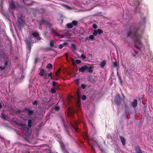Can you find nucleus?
Masks as SVG:
<instances>
[{
  "label": "nucleus",
  "mask_w": 153,
  "mask_h": 153,
  "mask_svg": "<svg viewBox=\"0 0 153 153\" xmlns=\"http://www.w3.org/2000/svg\"><path fill=\"white\" fill-rule=\"evenodd\" d=\"M120 138L123 146H125L126 144V140L125 138L122 136H120Z\"/></svg>",
  "instance_id": "nucleus-12"
},
{
  "label": "nucleus",
  "mask_w": 153,
  "mask_h": 153,
  "mask_svg": "<svg viewBox=\"0 0 153 153\" xmlns=\"http://www.w3.org/2000/svg\"><path fill=\"white\" fill-rule=\"evenodd\" d=\"M91 149L94 151H95L94 150V149L93 147V146H91Z\"/></svg>",
  "instance_id": "nucleus-55"
},
{
  "label": "nucleus",
  "mask_w": 153,
  "mask_h": 153,
  "mask_svg": "<svg viewBox=\"0 0 153 153\" xmlns=\"http://www.w3.org/2000/svg\"><path fill=\"white\" fill-rule=\"evenodd\" d=\"M64 6L67 9H70V8L68 6L66 5H64Z\"/></svg>",
  "instance_id": "nucleus-42"
},
{
  "label": "nucleus",
  "mask_w": 153,
  "mask_h": 153,
  "mask_svg": "<svg viewBox=\"0 0 153 153\" xmlns=\"http://www.w3.org/2000/svg\"><path fill=\"white\" fill-rule=\"evenodd\" d=\"M51 92L53 94H54L56 92V91L55 89V88H51Z\"/></svg>",
  "instance_id": "nucleus-36"
},
{
  "label": "nucleus",
  "mask_w": 153,
  "mask_h": 153,
  "mask_svg": "<svg viewBox=\"0 0 153 153\" xmlns=\"http://www.w3.org/2000/svg\"><path fill=\"white\" fill-rule=\"evenodd\" d=\"M24 76L23 75H22L21 76V79H22V78H24Z\"/></svg>",
  "instance_id": "nucleus-56"
},
{
  "label": "nucleus",
  "mask_w": 153,
  "mask_h": 153,
  "mask_svg": "<svg viewBox=\"0 0 153 153\" xmlns=\"http://www.w3.org/2000/svg\"><path fill=\"white\" fill-rule=\"evenodd\" d=\"M25 42L27 45H31L32 42L30 40H28L27 38H26L25 40Z\"/></svg>",
  "instance_id": "nucleus-11"
},
{
  "label": "nucleus",
  "mask_w": 153,
  "mask_h": 153,
  "mask_svg": "<svg viewBox=\"0 0 153 153\" xmlns=\"http://www.w3.org/2000/svg\"><path fill=\"white\" fill-rule=\"evenodd\" d=\"M98 34V33L97 32V30H94V33H93V35L94 36H96L97 35V34Z\"/></svg>",
  "instance_id": "nucleus-31"
},
{
  "label": "nucleus",
  "mask_w": 153,
  "mask_h": 153,
  "mask_svg": "<svg viewBox=\"0 0 153 153\" xmlns=\"http://www.w3.org/2000/svg\"><path fill=\"white\" fill-rule=\"evenodd\" d=\"M137 105V100L136 99H134L132 102L131 104V105L133 108H135Z\"/></svg>",
  "instance_id": "nucleus-9"
},
{
  "label": "nucleus",
  "mask_w": 153,
  "mask_h": 153,
  "mask_svg": "<svg viewBox=\"0 0 153 153\" xmlns=\"http://www.w3.org/2000/svg\"><path fill=\"white\" fill-rule=\"evenodd\" d=\"M70 124L71 126L73 127V128L77 132H78V128L76 126H74V125L72 124V123H71Z\"/></svg>",
  "instance_id": "nucleus-27"
},
{
  "label": "nucleus",
  "mask_w": 153,
  "mask_h": 153,
  "mask_svg": "<svg viewBox=\"0 0 153 153\" xmlns=\"http://www.w3.org/2000/svg\"><path fill=\"white\" fill-rule=\"evenodd\" d=\"M32 123V120H29L28 121V128H30L31 126V125Z\"/></svg>",
  "instance_id": "nucleus-18"
},
{
  "label": "nucleus",
  "mask_w": 153,
  "mask_h": 153,
  "mask_svg": "<svg viewBox=\"0 0 153 153\" xmlns=\"http://www.w3.org/2000/svg\"><path fill=\"white\" fill-rule=\"evenodd\" d=\"M74 122H75V124L76 125L77 124V122L76 121H75Z\"/></svg>",
  "instance_id": "nucleus-61"
},
{
  "label": "nucleus",
  "mask_w": 153,
  "mask_h": 153,
  "mask_svg": "<svg viewBox=\"0 0 153 153\" xmlns=\"http://www.w3.org/2000/svg\"><path fill=\"white\" fill-rule=\"evenodd\" d=\"M24 17L22 14H18L17 16V25L19 28L23 26L25 24L24 19Z\"/></svg>",
  "instance_id": "nucleus-2"
},
{
  "label": "nucleus",
  "mask_w": 153,
  "mask_h": 153,
  "mask_svg": "<svg viewBox=\"0 0 153 153\" xmlns=\"http://www.w3.org/2000/svg\"><path fill=\"white\" fill-rule=\"evenodd\" d=\"M47 22V21L45 20L43 18H42V20L39 22V25L41 26L43 24H46Z\"/></svg>",
  "instance_id": "nucleus-14"
},
{
  "label": "nucleus",
  "mask_w": 153,
  "mask_h": 153,
  "mask_svg": "<svg viewBox=\"0 0 153 153\" xmlns=\"http://www.w3.org/2000/svg\"><path fill=\"white\" fill-rule=\"evenodd\" d=\"M63 47L62 44H60L59 45V48L60 49H62Z\"/></svg>",
  "instance_id": "nucleus-44"
},
{
  "label": "nucleus",
  "mask_w": 153,
  "mask_h": 153,
  "mask_svg": "<svg viewBox=\"0 0 153 153\" xmlns=\"http://www.w3.org/2000/svg\"><path fill=\"white\" fill-rule=\"evenodd\" d=\"M5 67H1L0 66V69L1 70H3L5 69Z\"/></svg>",
  "instance_id": "nucleus-45"
},
{
  "label": "nucleus",
  "mask_w": 153,
  "mask_h": 153,
  "mask_svg": "<svg viewBox=\"0 0 153 153\" xmlns=\"http://www.w3.org/2000/svg\"><path fill=\"white\" fill-rule=\"evenodd\" d=\"M81 62V61L80 60H76L75 61V62L73 61L72 63L74 65H75V63L77 64H79Z\"/></svg>",
  "instance_id": "nucleus-19"
},
{
  "label": "nucleus",
  "mask_w": 153,
  "mask_h": 153,
  "mask_svg": "<svg viewBox=\"0 0 153 153\" xmlns=\"http://www.w3.org/2000/svg\"><path fill=\"white\" fill-rule=\"evenodd\" d=\"M52 73L51 72L49 74H48V75L49 77H51L52 76Z\"/></svg>",
  "instance_id": "nucleus-47"
},
{
  "label": "nucleus",
  "mask_w": 153,
  "mask_h": 153,
  "mask_svg": "<svg viewBox=\"0 0 153 153\" xmlns=\"http://www.w3.org/2000/svg\"><path fill=\"white\" fill-rule=\"evenodd\" d=\"M65 56H66V59L67 60H68V55L67 54V53H65Z\"/></svg>",
  "instance_id": "nucleus-54"
},
{
  "label": "nucleus",
  "mask_w": 153,
  "mask_h": 153,
  "mask_svg": "<svg viewBox=\"0 0 153 153\" xmlns=\"http://www.w3.org/2000/svg\"><path fill=\"white\" fill-rule=\"evenodd\" d=\"M36 39L37 40H40L41 39V38L39 36L36 37Z\"/></svg>",
  "instance_id": "nucleus-46"
},
{
  "label": "nucleus",
  "mask_w": 153,
  "mask_h": 153,
  "mask_svg": "<svg viewBox=\"0 0 153 153\" xmlns=\"http://www.w3.org/2000/svg\"><path fill=\"white\" fill-rule=\"evenodd\" d=\"M59 107L58 106H56L55 108V109L56 110H59Z\"/></svg>",
  "instance_id": "nucleus-49"
},
{
  "label": "nucleus",
  "mask_w": 153,
  "mask_h": 153,
  "mask_svg": "<svg viewBox=\"0 0 153 153\" xmlns=\"http://www.w3.org/2000/svg\"><path fill=\"white\" fill-rule=\"evenodd\" d=\"M7 64H8V62H7V61H6L5 62L4 67H5V68H6V67L7 66Z\"/></svg>",
  "instance_id": "nucleus-50"
},
{
  "label": "nucleus",
  "mask_w": 153,
  "mask_h": 153,
  "mask_svg": "<svg viewBox=\"0 0 153 153\" xmlns=\"http://www.w3.org/2000/svg\"><path fill=\"white\" fill-rule=\"evenodd\" d=\"M51 101V99H50L49 100H48V99L46 97H44L43 98L42 100V102L44 104H45L46 103H47L48 104H50L51 106L53 105L54 103H52L51 104H50V102Z\"/></svg>",
  "instance_id": "nucleus-7"
},
{
  "label": "nucleus",
  "mask_w": 153,
  "mask_h": 153,
  "mask_svg": "<svg viewBox=\"0 0 153 153\" xmlns=\"http://www.w3.org/2000/svg\"><path fill=\"white\" fill-rule=\"evenodd\" d=\"M46 24H47L49 27H51L52 26V24L48 22L47 21Z\"/></svg>",
  "instance_id": "nucleus-39"
},
{
  "label": "nucleus",
  "mask_w": 153,
  "mask_h": 153,
  "mask_svg": "<svg viewBox=\"0 0 153 153\" xmlns=\"http://www.w3.org/2000/svg\"><path fill=\"white\" fill-rule=\"evenodd\" d=\"M60 70V69H59L58 71L56 72V76H57L58 74V72Z\"/></svg>",
  "instance_id": "nucleus-58"
},
{
  "label": "nucleus",
  "mask_w": 153,
  "mask_h": 153,
  "mask_svg": "<svg viewBox=\"0 0 153 153\" xmlns=\"http://www.w3.org/2000/svg\"><path fill=\"white\" fill-rule=\"evenodd\" d=\"M134 6H136L135 7H137V6H139V3L138 1H135V2H134ZM137 9V8H135V10H136V9Z\"/></svg>",
  "instance_id": "nucleus-26"
},
{
  "label": "nucleus",
  "mask_w": 153,
  "mask_h": 153,
  "mask_svg": "<svg viewBox=\"0 0 153 153\" xmlns=\"http://www.w3.org/2000/svg\"><path fill=\"white\" fill-rule=\"evenodd\" d=\"M9 5L10 8L12 9L22 8L19 4L18 3H15L13 0H12L11 1L9 2Z\"/></svg>",
  "instance_id": "nucleus-3"
},
{
  "label": "nucleus",
  "mask_w": 153,
  "mask_h": 153,
  "mask_svg": "<svg viewBox=\"0 0 153 153\" xmlns=\"http://www.w3.org/2000/svg\"><path fill=\"white\" fill-rule=\"evenodd\" d=\"M62 122L64 125L65 122V120L63 118H62Z\"/></svg>",
  "instance_id": "nucleus-52"
},
{
  "label": "nucleus",
  "mask_w": 153,
  "mask_h": 153,
  "mask_svg": "<svg viewBox=\"0 0 153 153\" xmlns=\"http://www.w3.org/2000/svg\"><path fill=\"white\" fill-rule=\"evenodd\" d=\"M93 27L94 29H97V25L96 24H94L93 25Z\"/></svg>",
  "instance_id": "nucleus-40"
},
{
  "label": "nucleus",
  "mask_w": 153,
  "mask_h": 153,
  "mask_svg": "<svg viewBox=\"0 0 153 153\" xmlns=\"http://www.w3.org/2000/svg\"><path fill=\"white\" fill-rule=\"evenodd\" d=\"M146 22V18H143V22L140 23L139 27H138L136 25H132L128 34V36L130 37L134 42H138L140 45H142L140 39L144 32V25Z\"/></svg>",
  "instance_id": "nucleus-1"
},
{
  "label": "nucleus",
  "mask_w": 153,
  "mask_h": 153,
  "mask_svg": "<svg viewBox=\"0 0 153 153\" xmlns=\"http://www.w3.org/2000/svg\"><path fill=\"white\" fill-rule=\"evenodd\" d=\"M46 68L48 69H52V65L51 63H49L46 66Z\"/></svg>",
  "instance_id": "nucleus-28"
},
{
  "label": "nucleus",
  "mask_w": 153,
  "mask_h": 153,
  "mask_svg": "<svg viewBox=\"0 0 153 153\" xmlns=\"http://www.w3.org/2000/svg\"><path fill=\"white\" fill-rule=\"evenodd\" d=\"M121 100L122 98L120 94H117L115 97L114 102L117 105H120L121 103Z\"/></svg>",
  "instance_id": "nucleus-4"
},
{
  "label": "nucleus",
  "mask_w": 153,
  "mask_h": 153,
  "mask_svg": "<svg viewBox=\"0 0 153 153\" xmlns=\"http://www.w3.org/2000/svg\"><path fill=\"white\" fill-rule=\"evenodd\" d=\"M51 32L52 33L54 34L56 36L57 35L58 33L57 32H56V30H55L53 28H52L51 29Z\"/></svg>",
  "instance_id": "nucleus-21"
},
{
  "label": "nucleus",
  "mask_w": 153,
  "mask_h": 153,
  "mask_svg": "<svg viewBox=\"0 0 153 153\" xmlns=\"http://www.w3.org/2000/svg\"><path fill=\"white\" fill-rule=\"evenodd\" d=\"M76 83H77V84L79 83V80H76Z\"/></svg>",
  "instance_id": "nucleus-57"
},
{
  "label": "nucleus",
  "mask_w": 153,
  "mask_h": 153,
  "mask_svg": "<svg viewBox=\"0 0 153 153\" xmlns=\"http://www.w3.org/2000/svg\"><path fill=\"white\" fill-rule=\"evenodd\" d=\"M27 46V47L28 50L29 51H30V50H31V45H28Z\"/></svg>",
  "instance_id": "nucleus-43"
},
{
  "label": "nucleus",
  "mask_w": 153,
  "mask_h": 153,
  "mask_svg": "<svg viewBox=\"0 0 153 153\" xmlns=\"http://www.w3.org/2000/svg\"><path fill=\"white\" fill-rule=\"evenodd\" d=\"M72 24L73 25L76 26L78 24L77 22L75 20H73L71 22Z\"/></svg>",
  "instance_id": "nucleus-24"
},
{
  "label": "nucleus",
  "mask_w": 153,
  "mask_h": 153,
  "mask_svg": "<svg viewBox=\"0 0 153 153\" xmlns=\"http://www.w3.org/2000/svg\"><path fill=\"white\" fill-rule=\"evenodd\" d=\"M89 39L93 40H94V36L93 35H90L89 36Z\"/></svg>",
  "instance_id": "nucleus-35"
},
{
  "label": "nucleus",
  "mask_w": 153,
  "mask_h": 153,
  "mask_svg": "<svg viewBox=\"0 0 153 153\" xmlns=\"http://www.w3.org/2000/svg\"><path fill=\"white\" fill-rule=\"evenodd\" d=\"M57 36L59 38H63L64 37V35H61L60 34H59L58 33L57 35Z\"/></svg>",
  "instance_id": "nucleus-32"
},
{
  "label": "nucleus",
  "mask_w": 153,
  "mask_h": 153,
  "mask_svg": "<svg viewBox=\"0 0 153 153\" xmlns=\"http://www.w3.org/2000/svg\"><path fill=\"white\" fill-rule=\"evenodd\" d=\"M135 152L133 153H143L140 147L139 146H136L134 147Z\"/></svg>",
  "instance_id": "nucleus-8"
},
{
  "label": "nucleus",
  "mask_w": 153,
  "mask_h": 153,
  "mask_svg": "<svg viewBox=\"0 0 153 153\" xmlns=\"http://www.w3.org/2000/svg\"><path fill=\"white\" fill-rule=\"evenodd\" d=\"M32 35L34 38H36L37 36H39V34L38 32H34L32 33Z\"/></svg>",
  "instance_id": "nucleus-16"
},
{
  "label": "nucleus",
  "mask_w": 153,
  "mask_h": 153,
  "mask_svg": "<svg viewBox=\"0 0 153 153\" xmlns=\"http://www.w3.org/2000/svg\"><path fill=\"white\" fill-rule=\"evenodd\" d=\"M1 117L2 119L4 120H6L5 115L3 113H1Z\"/></svg>",
  "instance_id": "nucleus-23"
},
{
  "label": "nucleus",
  "mask_w": 153,
  "mask_h": 153,
  "mask_svg": "<svg viewBox=\"0 0 153 153\" xmlns=\"http://www.w3.org/2000/svg\"><path fill=\"white\" fill-rule=\"evenodd\" d=\"M120 83H122V81L121 80L120 77Z\"/></svg>",
  "instance_id": "nucleus-60"
},
{
  "label": "nucleus",
  "mask_w": 153,
  "mask_h": 153,
  "mask_svg": "<svg viewBox=\"0 0 153 153\" xmlns=\"http://www.w3.org/2000/svg\"><path fill=\"white\" fill-rule=\"evenodd\" d=\"M88 69L87 70H88V71L89 72V73H92L93 71V70H92V69L93 68L92 67H88L87 66Z\"/></svg>",
  "instance_id": "nucleus-22"
},
{
  "label": "nucleus",
  "mask_w": 153,
  "mask_h": 153,
  "mask_svg": "<svg viewBox=\"0 0 153 153\" xmlns=\"http://www.w3.org/2000/svg\"><path fill=\"white\" fill-rule=\"evenodd\" d=\"M54 41L52 40H51L50 42V45L51 47H54Z\"/></svg>",
  "instance_id": "nucleus-25"
},
{
  "label": "nucleus",
  "mask_w": 153,
  "mask_h": 153,
  "mask_svg": "<svg viewBox=\"0 0 153 153\" xmlns=\"http://www.w3.org/2000/svg\"><path fill=\"white\" fill-rule=\"evenodd\" d=\"M97 31L98 33L99 34H100L103 33V31L101 29H98Z\"/></svg>",
  "instance_id": "nucleus-30"
},
{
  "label": "nucleus",
  "mask_w": 153,
  "mask_h": 153,
  "mask_svg": "<svg viewBox=\"0 0 153 153\" xmlns=\"http://www.w3.org/2000/svg\"><path fill=\"white\" fill-rule=\"evenodd\" d=\"M135 47L137 48H139V47L137 46H136V45H135Z\"/></svg>",
  "instance_id": "nucleus-62"
},
{
  "label": "nucleus",
  "mask_w": 153,
  "mask_h": 153,
  "mask_svg": "<svg viewBox=\"0 0 153 153\" xmlns=\"http://www.w3.org/2000/svg\"><path fill=\"white\" fill-rule=\"evenodd\" d=\"M88 69L87 66H82L81 68H80L79 69V71L82 73L84 72L85 70H87Z\"/></svg>",
  "instance_id": "nucleus-10"
},
{
  "label": "nucleus",
  "mask_w": 153,
  "mask_h": 153,
  "mask_svg": "<svg viewBox=\"0 0 153 153\" xmlns=\"http://www.w3.org/2000/svg\"><path fill=\"white\" fill-rule=\"evenodd\" d=\"M86 139H88V137H87V136L86 137Z\"/></svg>",
  "instance_id": "nucleus-63"
},
{
  "label": "nucleus",
  "mask_w": 153,
  "mask_h": 153,
  "mask_svg": "<svg viewBox=\"0 0 153 153\" xmlns=\"http://www.w3.org/2000/svg\"><path fill=\"white\" fill-rule=\"evenodd\" d=\"M2 105L1 103L0 102V108H1L2 107Z\"/></svg>",
  "instance_id": "nucleus-59"
},
{
  "label": "nucleus",
  "mask_w": 153,
  "mask_h": 153,
  "mask_svg": "<svg viewBox=\"0 0 153 153\" xmlns=\"http://www.w3.org/2000/svg\"><path fill=\"white\" fill-rule=\"evenodd\" d=\"M71 48L74 50H76V45L73 44H71Z\"/></svg>",
  "instance_id": "nucleus-29"
},
{
  "label": "nucleus",
  "mask_w": 153,
  "mask_h": 153,
  "mask_svg": "<svg viewBox=\"0 0 153 153\" xmlns=\"http://www.w3.org/2000/svg\"><path fill=\"white\" fill-rule=\"evenodd\" d=\"M67 44H68L67 42H65L63 43L62 44V45L63 47L64 46H65V45H66Z\"/></svg>",
  "instance_id": "nucleus-53"
},
{
  "label": "nucleus",
  "mask_w": 153,
  "mask_h": 153,
  "mask_svg": "<svg viewBox=\"0 0 153 153\" xmlns=\"http://www.w3.org/2000/svg\"><path fill=\"white\" fill-rule=\"evenodd\" d=\"M81 87L82 88H83V89H85L86 88V85H85L82 84L81 85Z\"/></svg>",
  "instance_id": "nucleus-37"
},
{
  "label": "nucleus",
  "mask_w": 153,
  "mask_h": 153,
  "mask_svg": "<svg viewBox=\"0 0 153 153\" xmlns=\"http://www.w3.org/2000/svg\"><path fill=\"white\" fill-rule=\"evenodd\" d=\"M106 64V61L105 60H103L100 62V66L101 68H103Z\"/></svg>",
  "instance_id": "nucleus-13"
},
{
  "label": "nucleus",
  "mask_w": 153,
  "mask_h": 153,
  "mask_svg": "<svg viewBox=\"0 0 153 153\" xmlns=\"http://www.w3.org/2000/svg\"><path fill=\"white\" fill-rule=\"evenodd\" d=\"M16 124L19 127H21L25 131H28L29 129L28 127L25 124L16 123Z\"/></svg>",
  "instance_id": "nucleus-6"
},
{
  "label": "nucleus",
  "mask_w": 153,
  "mask_h": 153,
  "mask_svg": "<svg viewBox=\"0 0 153 153\" xmlns=\"http://www.w3.org/2000/svg\"><path fill=\"white\" fill-rule=\"evenodd\" d=\"M66 131H67V132L68 134L69 135V132H68V131H67V130H66Z\"/></svg>",
  "instance_id": "nucleus-64"
},
{
  "label": "nucleus",
  "mask_w": 153,
  "mask_h": 153,
  "mask_svg": "<svg viewBox=\"0 0 153 153\" xmlns=\"http://www.w3.org/2000/svg\"><path fill=\"white\" fill-rule=\"evenodd\" d=\"M45 70L43 69H41L40 70L39 75L41 76H43L44 75Z\"/></svg>",
  "instance_id": "nucleus-15"
},
{
  "label": "nucleus",
  "mask_w": 153,
  "mask_h": 153,
  "mask_svg": "<svg viewBox=\"0 0 153 153\" xmlns=\"http://www.w3.org/2000/svg\"><path fill=\"white\" fill-rule=\"evenodd\" d=\"M87 79L88 81L91 82H93L94 81V79H93L91 76H89Z\"/></svg>",
  "instance_id": "nucleus-17"
},
{
  "label": "nucleus",
  "mask_w": 153,
  "mask_h": 153,
  "mask_svg": "<svg viewBox=\"0 0 153 153\" xmlns=\"http://www.w3.org/2000/svg\"><path fill=\"white\" fill-rule=\"evenodd\" d=\"M47 51H49L50 50H52V48H51L48 47L46 49Z\"/></svg>",
  "instance_id": "nucleus-51"
},
{
  "label": "nucleus",
  "mask_w": 153,
  "mask_h": 153,
  "mask_svg": "<svg viewBox=\"0 0 153 153\" xmlns=\"http://www.w3.org/2000/svg\"><path fill=\"white\" fill-rule=\"evenodd\" d=\"M38 104V102L37 100H35L32 102V104L33 105L36 106Z\"/></svg>",
  "instance_id": "nucleus-34"
},
{
  "label": "nucleus",
  "mask_w": 153,
  "mask_h": 153,
  "mask_svg": "<svg viewBox=\"0 0 153 153\" xmlns=\"http://www.w3.org/2000/svg\"><path fill=\"white\" fill-rule=\"evenodd\" d=\"M23 112L27 114L29 117H30L33 113L34 111L33 110H31L30 108H25L23 110Z\"/></svg>",
  "instance_id": "nucleus-5"
},
{
  "label": "nucleus",
  "mask_w": 153,
  "mask_h": 153,
  "mask_svg": "<svg viewBox=\"0 0 153 153\" xmlns=\"http://www.w3.org/2000/svg\"><path fill=\"white\" fill-rule=\"evenodd\" d=\"M56 84V82L55 81H53L52 82V85L53 86H55Z\"/></svg>",
  "instance_id": "nucleus-48"
},
{
  "label": "nucleus",
  "mask_w": 153,
  "mask_h": 153,
  "mask_svg": "<svg viewBox=\"0 0 153 153\" xmlns=\"http://www.w3.org/2000/svg\"><path fill=\"white\" fill-rule=\"evenodd\" d=\"M81 57L83 59H85L86 58V56H85L83 54L81 55Z\"/></svg>",
  "instance_id": "nucleus-41"
},
{
  "label": "nucleus",
  "mask_w": 153,
  "mask_h": 153,
  "mask_svg": "<svg viewBox=\"0 0 153 153\" xmlns=\"http://www.w3.org/2000/svg\"><path fill=\"white\" fill-rule=\"evenodd\" d=\"M86 96L85 95H84L82 96V100H84L86 99Z\"/></svg>",
  "instance_id": "nucleus-38"
},
{
  "label": "nucleus",
  "mask_w": 153,
  "mask_h": 153,
  "mask_svg": "<svg viewBox=\"0 0 153 153\" xmlns=\"http://www.w3.org/2000/svg\"><path fill=\"white\" fill-rule=\"evenodd\" d=\"M67 27L68 29H71L73 27V26L71 23H69L67 24Z\"/></svg>",
  "instance_id": "nucleus-20"
},
{
  "label": "nucleus",
  "mask_w": 153,
  "mask_h": 153,
  "mask_svg": "<svg viewBox=\"0 0 153 153\" xmlns=\"http://www.w3.org/2000/svg\"><path fill=\"white\" fill-rule=\"evenodd\" d=\"M114 67H117L118 65V64H117V62L116 61L113 63Z\"/></svg>",
  "instance_id": "nucleus-33"
}]
</instances>
